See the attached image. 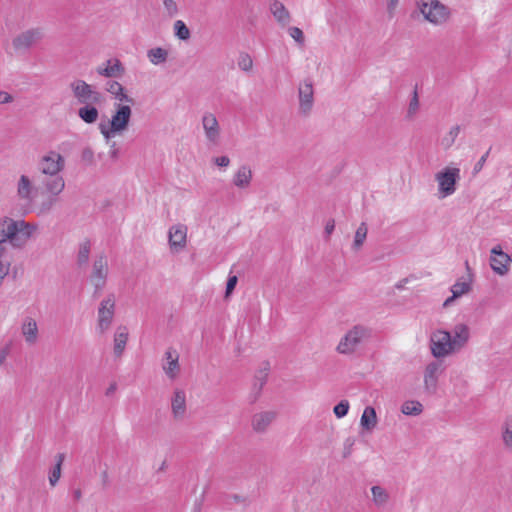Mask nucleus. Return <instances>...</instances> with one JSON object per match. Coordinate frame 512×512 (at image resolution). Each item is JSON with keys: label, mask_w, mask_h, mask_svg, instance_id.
<instances>
[{"label": "nucleus", "mask_w": 512, "mask_h": 512, "mask_svg": "<svg viewBox=\"0 0 512 512\" xmlns=\"http://www.w3.org/2000/svg\"><path fill=\"white\" fill-rule=\"evenodd\" d=\"M132 118V107L124 103H114L110 120L101 122L98 126L106 141L128 130Z\"/></svg>", "instance_id": "obj_1"}, {"label": "nucleus", "mask_w": 512, "mask_h": 512, "mask_svg": "<svg viewBox=\"0 0 512 512\" xmlns=\"http://www.w3.org/2000/svg\"><path fill=\"white\" fill-rule=\"evenodd\" d=\"M415 3L424 20L433 26H444L451 19V9L439 0H415Z\"/></svg>", "instance_id": "obj_2"}, {"label": "nucleus", "mask_w": 512, "mask_h": 512, "mask_svg": "<svg viewBox=\"0 0 512 512\" xmlns=\"http://www.w3.org/2000/svg\"><path fill=\"white\" fill-rule=\"evenodd\" d=\"M371 338V329L365 325L352 326L340 339L336 351L342 355H352Z\"/></svg>", "instance_id": "obj_3"}, {"label": "nucleus", "mask_w": 512, "mask_h": 512, "mask_svg": "<svg viewBox=\"0 0 512 512\" xmlns=\"http://www.w3.org/2000/svg\"><path fill=\"white\" fill-rule=\"evenodd\" d=\"M460 178V169L455 166H446L437 172L435 181L438 184V197L443 199L454 194Z\"/></svg>", "instance_id": "obj_4"}, {"label": "nucleus", "mask_w": 512, "mask_h": 512, "mask_svg": "<svg viewBox=\"0 0 512 512\" xmlns=\"http://www.w3.org/2000/svg\"><path fill=\"white\" fill-rule=\"evenodd\" d=\"M73 97L79 104H101L102 94L82 79H75L69 84Z\"/></svg>", "instance_id": "obj_5"}, {"label": "nucleus", "mask_w": 512, "mask_h": 512, "mask_svg": "<svg viewBox=\"0 0 512 512\" xmlns=\"http://www.w3.org/2000/svg\"><path fill=\"white\" fill-rule=\"evenodd\" d=\"M65 168V158L55 150H49L42 155L37 163L40 174L47 177L59 175Z\"/></svg>", "instance_id": "obj_6"}, {"label": "nucleus", "mask_w": 512, "mask_h": 512, "mask_svg": "<svg viewBox=\"0 0 512 512\" xmlns=\"http://www.w3.org/2000/svg\"><path fill=\"white\" fill-rule=\"evenodd\" d=\"M430 351L437 358L442 359L456 354L454 346L447 330H436L430 336Z\"/></svg>", "instance_id": "obj_7"}, {"label": "nucleus", "mask_w": 512, "mask_h": 512, "mask_svg": "<svg viewBox=\"0 0 512 512\" xmlns=\"http://www.w3.org/2000/svg\"><path fill=\"white\" fill-rule=\"evenodd\" d=\"M116 307V299L114 294H108L101 300L97 310V326L96 329L100 334L106 333L114 319Z\"/></svg>", "instance_id": "obj_8"}, {"label": "nucleus", "mask_w": 512, "mask_h": 512, "mask_svg": "<svg viewBox=\"0 0 512 512\" xmlns=\"http://www.w3.org/2000/svg\"><path fill=\"white\" fill-rule=\"evenodd\" d=\"M201 126L205 141L209 146H218L221 142L222 129L216 115L206 111L201 116Z\"/></svg>", "instance_id": "obj_9"}, {"label": "nucleus", "mask_w": 512, "mask_h": 512, "mask_svg": "<svg viewBox=\"0 0 512 512\" xmlns=\"http://www.w3.org/2000/svg\"><path fill=\"white\" fill-rule=\"evenodd\" d=\"M109 273L108 259L104 254L98 255L93 261L90 282L95 288V293L100 292L106 285Z\"/></svg>", "instance_id": "obj_10"}, {"label": "nucleus", "mask_w": 512, "mask_h": 512, "mask_svg": "<svg viewBox=\"0 0 512 512\" xmlns=\"http://www.w3.org/2000/svg\"><path fill=\"white\" fill-rule=\"evenodd\" d=\"M43 37V32L39 28L28 29L18 34L12 41L13 48L17 52H27L32 46L37 44Z\"/></svg>", "instance_id": "obj_11"}, {"label": "nucleus", "mask_w": 512, "mask_h": 512, "mask_svg": "<svg viewBox=\"0 0 512 512\" xmlns=\"http://www.w3.org/2000/svg\"><path fill=\"white\" fill-rule=\"evenodd\" d=\"M299 113L308 116L314 105V89L310 80L306 79L298 87Z\"/></svg>", "instance_id": "obj_12"}, {"label": "nucleus", "mask_w": 512, "mask_h": 512, "mask_svg": "<svg viewBox=\"0 0 512 512\" xmlns=\"http://www.w3.org/2000/svg\"><path fill=\"white\" fill-rule=\"evenodd\" d=\"M187 230L184 224H175L169 228L168 242L171 252L178 253L186 247Z\"/></svg>", "instance_id": "obj_13"}, {"label": "nucleus", "mask_w": 512, "mask_h": 512, "mask_svg": "<svg viewBox=\"0 0 512 512\" xmlns=\"http://www.w3.org/2000/svg\"><path fill=\"white\" fill-rule=\"evenodd\" d=\"M510 262L511 257L507 253L503 252L500 246L492 248L490 266L496 274L500 276L506 275L509 271Z\"/></svg>", "instance_id": "obj_14"}, {"label": "nucleus", "mask_w": 512, "mask_h": 512, "mask_svg": "<svg viewBox=\"0 0 512 512\" xmlns=\"http://www.w3.org/2000/svg\"><path fill=\"white\" fill-rule=\"evenodd\" d=\"M452 344L456 353L463 350L471 337L470 327L465 323H457L454 325L451 331H449Z\"/></svg>", "instance_id": "obj_15"}, {"label": "nucleus", "mask_w": 512, "mask_h": 512, "mask_svg": "<svg viewBox=\"0 0 512 512\" xmlns=\"http://www.w3.org/2000/svg\"><path fill=\"white\" fill-rule=\"evenodd\" d=\"M161 366L170 380L176 379L180 373L179 353L173 348H168L164 353Z\"/></svg>", "instance_id": "obj_16"}, {"label": "nucleus", "mask_w": 512, "mask_h": 512, "mask_svg": "<svg viewBox=\"0 0 512 512\" xmlns=\"http://www.w3.org/2000/svg\"><path fill=\"white\" fill-rule=\"evenodd\" d=\"M444 368L438 361L428 363L424 370V386L429 393H435L439 376L442 374Z\"/></svg>", "instance_id": "obj_17"}, {"label": "nucleus", "mask_w": 512, "mask_h": 512, "mask_svg": "<svg viewBox=\"0 0 512 512\" xmlns=\"http://www.w3.org/2000/svg\"><path fill=\"white\" fill-rule=\"evenodd\" d=\"M465 266L468 272V281H457L455 284L452 285V296L448 297L444 301L443 307H449L450 305H452L456 298L468 293L471 290L472 273L468 262L465 263Z\"/></svg>", "instance_id": "obj_18"}, {"label": "nucleus", "mask_w": 512, "mask_h": 512, "mask_svg": "<svg viewBox=\"0 0 512 512\" xmlns=\"http://www.w3.org/2000/svg\"><path fill=\"white\" fill-rule=\"evenodd\" d=\"M43 186L45 191L51 195V198L48 200L47 204L45 203L47 209H50L55 202V196L59 195L63 192L65 188L64 178L60 175L55 177H49V179L43 181Z\"/></svg>", "instance_id": "obj_19"}, {"label": "nucleus", "mask_w": 512, "mask_h": 512, "mask_svg": "<svg viewBox=\"0 0 512 512\" xmlns=\"http://www.w3.org/2000/svg\"><path fill=\"white\" fill-rule=\"evenodd\" d=\"M187 411L186 394L181 389H175L171 398V413L175 420L184 419Z\"/></svg>", "instance_id": "obj_20"}, {"label": "nucleus", "mask_w": 512, "mask_h": 512, "mask_svg": "<svg viewBox=\"0 0 512 512\" xmlns=\"http://www.w3.org/2000/svg\"><path fill=\"white\" fill-rule=\"evenodd\" d=\"M96 71L100 76L116 78L122 76L125 69L118 59H109L105 64L98 66Z\"/></svg>", "instance_id": "obj_21"}, {"label": "nucleus", "mask_w": 512, "mask_h": 512, "mask_svg": "<svg viewBox=\"0 0 512 512\" xmlns=\"http://www.w3.org/2000/svg\"><path fill=\"white\" fill-rule=\"evenodd\" d=\"M269 10L277 23L282 27H286L292 20L290 12L284 4L278 0H272L270 2Z\"/></svg>", "instance_id": "obj_22"}, {"label": "nucleus", "mask_w": 512, "mask_h": 512, "mask_svg": "<svg viewBox=\"0 0 512 512\" xmlns=\"http://www.w3.org/2000/svg\"><path fill=\"white\" fill-rule=\"evenodd\" d=\"M35 187L27 175H21L17 182V196L25 202H32L34 199Z\"/></svg>", "instance_id": "obj_23"}, {"label": "nucleus", "mask_w": 512, "mask_h": 512, "mask_svg": "<svg viewBox=\"0 0 512 512\" xmlns=\"http://www.w3.org/2000/svg\"><path fill=\"white\" fill-rule=\"evenodd\" d=\"M253 177L252 169L249 165L243 164L235 171L232 183L239 189H246L250 186Z\"/></svg>", "instance_id": "obj_24"}, {"label": "nucleus", "mask_w": 512, "mask_h": 512, "mask_svg": "<svg viewBox=\"0 0 512 512\" xmlns=\"http://www.w3.org/2000/svg\"><path fill=\"white\" fill-rule=\"evenodd\" d=\"M129 338L128 328L120 325L116 328L113 337V352L116 357H121Z\"/></svg>", "instance_id": "obj_25"}, {"label": "nucleus", "mask_w": 512, "mask_h": 512, "mask_svg": "<svg viewBox=\"0 0 512 512\" xmlns=\"http://www.w3.org/2000/svg\"><path fill=\"white\" fill-rule=\"evenodd\" d=\"M276 417V413L273 411H263L256 413L252 418V428L258 433L265 432L271 425Z\"/></svg>", "instance_id": "obj_26"}, {"label": "nucleus", "mask_w": 512, "mask_h": 512, "mask_svg": "<svg viewBox=\"0 0 512 512\" xmlns=\"http://www.w3.org/2000/svg\"><path fill=\"white\" fill-rule=\"evenodd\" d=\"M22 335L25 338V341L32 345L35 344L38 339V326L36 321L31 317H26L23 320L21 326Z\"/></svg>", "instance_id": "obj_27"}, {"label": "nucleus", "mask_w": 512, "mask_h": 512, "mask_svg": "<svg viewBox=\"0 0 512 512\" xmlns=\"http://www.w3.org/2000/svg\"><path fill=\"white\" fill-rule=\"evenodd\" d=\"M78 110L79 118L87 124H93L98 120L99 111L95 107L96 104H81Z\"/></svg>", "instance_id": "obj_28"}, {"label": "nucleus", "mask_w": 512, "mask_h": 512, "mask_svg": "<svg viewBox=\"0 0 512 512\" xmlns=\"http://www.w3.org/2000/svg\"><path fill=\"white\" fill-rule=\"evenodd\" d=\"M360 425L367 431L373 430L377 425V415L373 407L367 406L360 419Z\"/></svg>", "instance_id": "obj_29"}, {"label": "nucleus", "mask_w": 512, "mask_h": 512, "mask_svg": "<svg viewBox=\"0 0 512 512\" xmlns=\"http://www.w3.org/2000/svg\"><path fill=\"white\" fill-rule=\"evenodd\" d=\"M371 493H372V501L375 504V506H377V507L385 506L390 499V495H389L388 491L379 485L372 486Z\"/></svg>", "instance_id": "obj_30"}, {"label": "nucleus", "mask_w": 512, "mask_h": 512, "mask_svg": "<svg viewBox=\"0 0 512 512\" xmlns=\"http://www.w3.org/2000/svg\"><path fill=\"white\" fill-rule=\"evenodd\" d=\"M147 58L153 65H161L167 61L168 51L161 47H155L147 51Z\"/></svg>", "instance_id": "obj_31"}, {"label": "nucleus", "mask_w": 512, "mask_h": 512, "mask_svg": "<svg viewBox=\"0 0 512 512\" xmlns=\"http://www.w3.org/2000/svg\"><path fill=\"white\" fill-rule=\"evenodd\" d=\"M460 130V126L455 125L451 127L445 135L442 136L440 139V145L444 150H448L453 146L455 140L459 136Z\"/></svg>", "instance_id": "obj_32"}, {"label": "nucleus", "mask_w": 512, "mask_h": 512, "mask_svg": "<svg viewBox=\"0 0 512 512\" xmlns=\"http://www.w3.org/2000/svg\"><path fill=\"white\" fill-rule=\"evenodd\" d=\"M268 370L269 365L268 363H265V366L261 370H259L254 377L253 389L256 391V395L260 393L261 389L263 388L267 381ZM256 398L257 396L254 397L253 401H255Z\"/></svg>", "instance_id": "obj_33"}, {"label": "nucleus", "mask_w": 512, "mask_h": 512, "mask_svg": "<svg viewBox=\"0 0 512 512\" xmlns=\"http://www.w3.org/2000/svg\"><path fill=\"white\" fill-rule=\"evenodd\" d=\"M64 459L65 455L63 453L56 455V464L49 473V483L51 486H55L61 477V467Z\"/></svg>", "instance_id": "obj_34"}, {"label": "nucleus", "mask_w": 512, "mask_h": 512, "mask_svg": "<svg viewBox=\"0 0 512 512\" xmlns=\"http://www.w3.org/2000/svg\"><path fill=\"white\" fill-rule=\"evenodd\" d=\"M502 441L506 449L512 450V417L505 419L502 425Z\"/></svg>", "instance_id": "obj_35"}, {"label": "nucleus", "mask_w": 512, "mask_h": 512, "mask_svg": "<svg viewBox=\"0 0 512 512\" xmlns=\"http://www.w3.org/2000/svg\"><path fill=\"white\" fill-rule=\"evenodd\" d=\"M91 251V244L88 240L83 241L79 245L77 253V263L79 266H85L88 263L89 255Z\"/></svg>", "instance_id": "obj_36"}, {"label": "nucleus", "mask_w": 512, "mask_h": 512, "mask_svg": "<svg viewBox=\"0 0 512 512\" xmlns=\"http://www.w3.org/2000/svg\"><path fill=\"white\" fill-rule=\"evenodd\" d=\"M423 411V405L419 401H406L402 404L401 412L405 415L416 416Z\"/></svg>", "instance_id": "obj_37"}, {"label": "nucleus", "mask_w": 512, "mask_h": 512, "mask_svg": "<svg viewBox=\"0 0 512 512\" xmlns=\"http://www.w3.org/2000/svg\"><path fill=\"white\" fill-rule=\"evenodd\" d=\"M367 233V225L365 223H361L355 232L354 241L352 244V248L355 251H358L362 247L364 241L366 240Z\"/></svg>", "instance_id": "obj_38"}, {"label": "nucleus", "mask_w": 512, "mask_h": 512, "mask_svg": "<svg viewBox=\"0 0 512 512\" xmlns=\"http://www.w3.org/2000/svg\"><path fill=\"white\" fill-rule=\"evenodd\" d=\"M173 28L175 36L180 40H188L190 38V30L182 20L175 21Z\"/></svg>", "instance_id": "obj_39"}, {"label": "nucleus", "mask_w": 512, "mask_h": 512, "mask_svg": "<svg viewBox=\"0 0 512 512\" xmlns=\"http://www.w3.org/2000/svg\"><path fill=\"white\" fill-rule=\"evenodd\" d=\"M237 65L242 71L250 72L253 68L252 57L246 52L240 53L238 56Z\"/></svg>", "instance_id": "obj_40"}, {"label": "nucleus", "mask_w": 512, "mask_h": 512, "mask_svg": "<svg viewBox=\"0 0 512 512\" xmlns=\"http://www.w3.org/2000/svg\"><path fill=\"white\" fill-rule=\"evenodd\" d=\"M113 99L115 100L114 103H124V105H130V107L135 104V99L127 93L124 87L113 96Z\"/></svg>", "instance_id": "obj_41"}, {"label": "nucleus", "mask_w": 512, "mask_h": 512, "mask_svg": "<svg viewBox=\"0 0 512 512\" xmlns=\"http://www.w3.org/2000/svg\"><path fill=\"white\" fill-rule=\"evenodd\" d=\"M418 110H419V98H418L417 91L414 90L413 95L409 102L408 109H407V117L410 119L413 118L417 114Z\"/></svg>", "instance_id": "obj_42"}, {"label": "nucleus", "mask_w": 512, "mask_h": 512, "mask_svg": "<svg viewBox=\"0 0 512 512\" xmlns=\"http://www.w3.org/2000/svg\"><path fill=\"white\" fill-rule=\"evenodd\" d=\"M349 402L347 400H341L333 409V412L337 418H343L349 411Z\"/></svg>", "instance_id": "obj_43"}, {"label": "nucleus", "mask_w": 512, "mask_h": 512, "mask_svg": "<svg viewBox=\"0 0 512 512\" xmlns=\"http://www.w3.org/2000/svg\"><path fill=\"white\" fill-rule=\"evenodd\" d=\"M165 14L172 18L178 14V5L174 0H163Z\"/></svg>", "instance_id": "obj_44"}, {"label": "nucleus", "mask_w": 512, "mask_h": 512, "mask_svg": "<svg viewBox=\"0 0 512 512\" xmlns=\"http://www.w3.org/2000/svg\"><path fill=\"white\" fill-rule=\"evenodd\" d=\"M289 35L299 44L304 43V34L302 30L298 27H290L288 29Z\"/></svg>", "instance_id": "obj_45"}, {"label": "nucleus", "mask_w": 512, "mask_h": 512, "mask_svg": "<svg viewBox=\"0 0 512 512\" xmlns=\"http://www.w3.org/2000/svg\"><path fill=\"white\" fill-rule=\"evenodd\" d=\"M122 88L123 85L117 81H109L106 84V90L112 97L121 91Z\"/></svg>", "instance_id": "obj_46"}, {"label": "nucleus", "mask_w": 512, "mask_h": 512, "mask_svg": "<svg viewBox=\"0 0 512 512\" xmlns=\"http://www.w3.org/2000/svg\"><path fill=\"white\" fill-rule=\"evenodd\" d=\"M490 150H491V148L488 149L486 151V153L484 155H482L480 157V159L477 161V163L474 165V167H473V174L474 175L478 174L483 169V167H484V165L486 163V160H487V158L489 156Z\"/></svg>", "instance_id": "obj_47"}, {"label": "nucleus", "mask_w": 512, "mask_h": 512, "mask_svg": "<svg viewBox=\"0 0 512 512\" xmlns=\"http://www.w3.org/2000/svg\"><path fill=\"white\" fill-rule=\"evenodd\" d=\"M238 282V278L236 275L229 276L226 284V291H225V297H229L230 294L233 292L236 284Z\"/></svg>", "instance_id": "obj_48"}, {"label": "nucleus", "mask_w": 512, "mask_h": 512, "mask_svg": "<svg viewBox=\"0 0 512 512\" xmlns=\"http://www.w3.org/2000/svg\"><path fill=\"white\" fill-rule=\"evenodd\" d=\"M355 444V439L352 437H349L344 442V448H343V457L347 458L352 453L353 445Z\"/></svg>", "instance_id": "obj_49"}, {"label": "nucleus", "mask_w": 512, "mask_h": 512, "mask_svg": "<svg viewBox=\"0 0 512 512\" xmlns=\"http://www.w3.org/2000/svg\"><path fill=\"white\" fill-rule=\"evenodd\" d=\"M81 158L88 164H92L94 161V152L90 147H86L82 150Z\"/></svg>", "instance_id": "obj_50"}, {"label": "nucleus", "mask_w": 512, "mask_h": 512, "mask_svg": "<svg viewBox=\"0 0 512 512\" xmlns=\"http://www.w3.org/2000/svg\"><path fill=\"white\" fill-rule=\"evenodd\" d=\"M399 1L400 0H386L387 13L389 14L390 17L394 16L395 11L398 7Z\"/></svg>", "instance_id": "obj_51"}, {"label": "nucleus", "mask_w": 512, "mask_h": 512, "mask_svg": "<svg viewBox=\"0 0 512 512\" xmlns=\"http://www.w3.org/2000/svg\"><path fill=\"white\" fill-rule=\"evenodd\" d=\"M213 161L217 166L224 168L228 167L230 164V159L228 156L215 157Z\"/></svg>", "instance_id": "obj_52"}, {"label": "nucleus", "mask_w": 512, "mask_h": 512, "mask_svg": "<svg viewBox=\"0 0 512 512\" xmlns=\"http://www.w3.org/2000/svg\"><path fill=\"white\" fill-rule=\"evenodd\" d=\"M9 353H10L9 345H6V346L0 348V367L5 363Z\"/></svg>", "instance_id": "obj_53"}, {"label": "nucleus", "mask_w": 512, "mask_h": 512, "mask_svg": "<svg viewBox=\"0 0 512 512\" xmlns=\"http://www.w3.org/2000/svg\"><path fill=\"white\" fill-rule=\"evenodd\" d=\"M13 101V96L6 91H0V104H8Z\"/></svg>", "instance_id": "obj_54"}, {"label": "nucleus", "mask_w": 512, "mask_h": 512, "mask_svg": "<svg viewBox=\"0 0 512 512\" xmlns=\"http://www.w3.org/2000/svg\"><path fill=\"white\" fill-rule=\"evenodd\" d=\"M334 229H335V222H334V220H329L326 223V226H325V234L327 236L331 235L332 232L334 231Z\"/></svg>", "instance_id": "obj_55"}, {"label": "nucleus", "mask_w": 512, "mask_h": 512, "mask_svg": "<svg viewBox=\"0 0 512 512\" xmlns=\"http://www.w3.org/2000/svg\"><path fill=\"white\" fill-rule=\"evenodd\" d=\"M116 144L115 142L111 145V150L109 152L110 156L112 158H117V155H118V149L115 148Z\"/></svg>", "instance_id": "obj_56"}, {"label": "nucleus", "mask_w": 512, "mask_h": 512, "mask_svg": "<svg viewBox=\"0 0 512 512\" xmlns=\"http://www.w3.org/2000/svg\"><path fill=\"white\" fill-rule=\"evenodd\" d=\"M73 497L76 501H79L82 497V491L80 489H75L73 491Z\"/></svg>", "instance_id": "obj_57"}, {"label": "nucleus", "mask_w": 512, "mask_h": 512, "mask_svg": "<svg viewBox=\"0 0 512 512\" xmlns=\"http://www.w3.org/2000/svg\"><path fill=\"white\" fill-rule=\"evenodd\" d=\"M116 389V385L115 384H112L108 389H107V392L106 394L109 395L111 393H113Z\"/></svg>", "instance_id": "obj_58"}, {"label": "nucleus", "mask_w": 512, "mask_h": 512, "mask_svg": "<svg viewBox=\"0 0 512 512\" xmlns=\"http://www.w3.org/2000/svg\"><path fill=\"white\" fill-rule=\"evenodd\" d=\"M406 282H407V279H404V280H402L399 284H397V286H396V287H397L398 289H401V288H403V287H404V284H405Z\"/></svg>", "instance_id": "obj_59"}, {"label": "nucleus", "mask_w": 512, "mask_h": 512, "mask_svg": "<svg viewBox=\"0 0 512 512\" xmlns=\"http://www.w3.org/2000/svg\"><path fill=\"white\" fill-rule=\"evenodd\" d=\"M511 262H512V258H511Z\"/></svg>", "instance_id": "obj_60"}]
</instances>
